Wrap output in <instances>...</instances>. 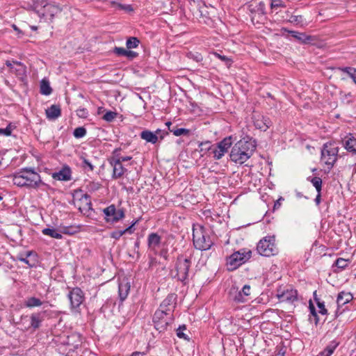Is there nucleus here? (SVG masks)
<instances>
[{"mask_svg": "<svg viewBox=\"0 0 356 356\" xmlns=\"http://www.w3.org/2000/svg\"><path fill=\"white\" fill-rule=\"evenodd\" d=\"M255 149L254 141L241 140L232 147L230 159L236 163L243 164L251 157Z\"/></svg>", "mask_w": 356, "mask_h": 356, "instance_id": "1", "label": "nucleus"}, {"mask_svg": "<svg viewBox=\"0 0 356 356\" xmlns=\"http://www.w3.org/2000/svg\"><path fill=\"white\" fill-rule=\"evenodd\" d=\"M40 17L52 19L55 15L60 11L58 6L47 2V0H34L31 6Z\"/></svg>", "mask_w": 356, "mask_h": 356, "instance_id": "2", "label": "nucleus"}, {"mask_svg": "<svg viewBox=\"0 0 356 356\" xmlns=\"http://www.w3.org/2000/svg\"><path fill=\"white\" fill-rule=\"evenodd\" d=\"M252 256V252L247 249H241L234 252L227 258L226 265L228 270L232 271L248 261Z\"/></svg>", "mask_w": 356, "mask_h": 356, "instance_id": "3", "label": "nucleus"}, {"mask_svg": "<svg viewBox=\"0 0 356 356\" xmlns=\"http://www.w3.org/2000/svg\"><path fill=\"white\" fill-rule=\"evenodd\" d=\"M193 241L194 246L200 250H207L210 249L213 243L201 226L193 228Z\"/></svg>", "mask_w": 356, "mask_h": 356, "instance_id": "4", "label": "nucleus"}, {"mask_svg": "<svg viewBox=\"0 0 356 356\" xmlns=\"http://www.w3.org/2000/svg\"><path fill=\"white\" fill-rule=\"evenodd\" d=\"M168 309H157L154 314V327L160 332L165 331L173 321L172 314L168 313Z\"/></svg>", "mask_w": 356, "mask_h": 356, "instance_id": "5", "label": "nucleus"}, {"mask_svg": "<svg viewBox=\"0 0 356 356\" xmlns=\"http://www.w3.org/2000/svg\"><path fill=\"white\" fill-rule=\"evenodd\" d=\"M251 286L245 284L241 289L232 285L229 291V298L236 303L246 302L250 299Z\"/></svg>", "mask_w": 356, "mask_h": 356, "instance_id": "6", "label": "nucleus"}, {"mask_svg": "<svg viewBox=\"0 0 356 356\" xmlns=\"http://www.w3.org/2000/svg\"><path fill=\"white\" fill-rule=\"evenodd\" d=\"M258 253L264 257H270L277 253L275 237L268 236L261 239L257 246Z\"/></svg>", "mask_w": 356, "mask_h": 356, "instance_id": "7", "label": "nucleus"}, {"mask_svg": "<svg viewBox=\"0 0 356 356\" xmlns=\"http://www.w3.org/2000/svg\"><path fill=\"white\" fill-rule=\"evenodd\" d=\"M339 147L332 143H325L321 150V161L330 169L337 160Z\"/></svg>", "mask_w": 356, "mask_h": 356, "instance_id": "8", "label": "nucleus"}, {"mask_svg": "<svg viewBox=\"0 0 356 356\" xmlns=\"http://www.w3.org/2000/svg\"><path fill=\"white\" fill-rule=\"evenodd\" d=\"M191 264L190 259L185 258L183 256L178 257L176 262V275H174V277L182 282L187 280Z\"/></svg>", "mask_w": 356, "mask_h": 356, "instance_id": "9", "label": "nucleus"}, {"mask_svg": "<svg viewBox=\"0 0 356 356\" xmlns=\"http://www.w3.org/2000/svg\"><path fill=\"white\" fill-rule=\"evenodd\" d=\"M253 23H261L266 19V4L263 1L252 2L249 5Z\"/></svg>", "mask_w": 356, "mask_h": 356, "instance_id": "10", "label": "nucleus"}, {"mask_svg": "<svg viewBox=\"0 0 356 356\" xmlns=\"http://www.w3.org/2000/svg\"><path fill=\"white\" fill-rule=\"evenodd\" d=\"M23 175L26 187L37 188L42 182L40 176L32 169L24 168L20 170Z\"/></svg>", "mask_w": 356, "mask_h": 356, "instance_id": "11", "label": "nucleus"}, {"mask_svg": "<svg viewBox=\"0 0 356 356\" xmlns=\"http://www.w3.org/2000/svg\"><path fill=\"white\" fill-rule=\"evenodd\" d=\"M105 220L107 222L115 223L123 219L125 216L123 209L117 210L114 204H111L104 209Z\"/></svg>", "mask_w": 356, "mask_h": 356, "instance_id": "12", "label": "nucleus"}, {"mask_svg": "<svg viewBox=\"0 0 356 356\" xmlns=\"http://www.w3.org/2000/svg\"><path fill=\"white\" fill-rule=\"evenodd\" d=\"M72 309L76 310L84 300V294L80 288H73L68 294Z\"/></svg>", "mask_w": 356, "mask_h": 356, "instance_id": "13", "label": "nucleus"}, {"mask_svg": "<svg viewBox=\"0 0 356 356\" xmlns=\"http://www.w3.org/2000/svg\"><path fill=\"white\" fill-rule=\"evenodd\" d=\"M277 297L280 302L293 303L298 299V293L296 290L291 287L286 289L280 288L277 290Z\"/></svg>", "mask_w": 356, "mask_h": 356, "instance_id": "14", "label": "nucleus"}, {"mask_svg": "<svg viewBox=\"0 0 356 356\" xmlns=\"http://www.w3.org/2000/svg\"><path fill=\"white\" fill-rule=\"evenodd\" d=\"M232 143L231 137L225 138L221 140L217 147L212 149L213 157L217 160L220 159L230 148Z\"/></svg>", "mask_w": 356, "mask_h": 356, "instance_id": "15", "label": "nucleus"}, {"mask_svg": "<svg viewBox=\"0 0 356 356\" xmlns=\"http://www.w3.org/2000/svg\"><path fill=\"white\" fill-rule=\"evenodd\" d=\"M108 161L113 167V178H120L127 172V169L122 165V163L120 162L118 159H115V156H112L108 159Z\"/></svg>", "mask_w": 356, "mask_h": 356, "instance_id": "16", "label": "nucleus"}, {"mask_svg": "<svg viewBox=\"0 0 356 356\" xmlns=\"http://www.w3.org/2000/svg\"><path fill=\"white\" fill-rule=\"evenodd\" d=\"M161 242V237L156 233H151L147 237L148 249L154 254L157 252V248Z\"/></svg>", "mask_w": 356, "mask_h": 356, "instance_id": "17", "label": "nucleus"}, {"mask_svg": "<svg viewBox=\"0 0 356 356\" xmlns=\"http://www.w3.org/2000/svg\"><path fill=\"white\" fill-rule=\"evenodd\" d=\"M343 147L352 154H356V138L352 135L348 134L343 139Z\"/></svg>", "mask_w": 356, "mask_h": 356, "instance_id": "18", "label": "nucleus"}, {"mask_svg": "<svg viewBox=\"0 0 356 356\" xmlns=\"http://www.w3.org/2000/svg\"><path fill=\"white\" fill-rule=\"evenodd\" d=\"M71 170L68 166L63 167L60 170L53 174V178L59 181H70L71 179Z\"/></svg>", "mask_w": 356, "mask_h": 356, "instance_id": "19", "label": "nucleus"}, {"mask_svg": "<svg viewBox=\"0 0 356 356\" xmlns=\"http://www.w3.org/2000/svg\"><path fill=\"white\" fill-rule=\"evenodd\" d=\"M46 116L49 120H54L61 115V110L58 105H51L45 111Z\"/></svg>", "mask_w": 356, "mask_h": 356, "instance_id": "20", "label": "nucleus"}, {"mask_svg": "<svg viewBox=\"0 0 356 356\" xmlns=\"http://www.w3.org/2000/svg\"><path fill=\"white\" fill-rule=\"evenodd\" d=\"M254 124L257 129L265 131L270 126V121L268 118L259 116L258 118L254 120Z\"/></svg>", "mask_w": 356, "mask_h": 356, "instance_id": "21", "label": "nucleus"}, {"mask_svg": "<svg viewBox=\"0 0 356 356\" xmlns=\"http://www.w3.org/2000/svg\"><path fill=\"white\" fill-rule=\"evenodd\" d=\"M130 284L127 280H122L118 285V293L122 301L124 300L129 292Z\"/></svg>", "mask_w": 356, "mask_h": 356, "instance_id": "22", "label": "nucleus"}, {"mask_svg": "<svg viewBox=\"0 0 356 356\" xmlns=\"http://www.w3.org/2000/svg\"><path fill=\"white\" fill-rule=\"evenodd\" d=\"M291 35L301 43L308 44L310 43L313 39L312 37L305 34V33H300L295 31H289Z\"/></svg>", "mask_w": 356, "mask_h": 356, "instance_id": "23", "label": "nucleus"}, {"mask_svg": "<svg viewBox=\"0 0 356 356\" xmlns=\"http://www.w3.org/2000/svg\"><path fill=\"white\" fill-rule=\"evenodd\" d=\"M159 132H160L159 129L156 131V134L149 130H145L140 133V138L148 143L155 144L158 141L159 137L156 134Z\"/></svg>", "mask_w": 356, "mask_h": 356, "instance_id": "24", "label": "nucleus"}, {"mask_svg": "<svg viewBox=\"0 0 356 356\" xmlns=\"http://www.w3.org/2000/svg\"><path fill=\"white\" fill-rule=\"evenodd\" d=\"M353 296L348 292H341L338 294L337 303L338 307L343 306L353 300Z\"/></svg>", "mask_w": 356, "mask_h": 356, "instance_id": "25", "label": "nucleus"}, {"mask_svg": "<svg viewBox=\"0 0 356 356\" xmlns=\"http://www.w3.org/2000/svg\"><path fill=\"white\" fill-rule=\"evenodd\" d=\"M338 346V342L332 341L323 351L319 353L316 356H331Z\"/></svg>", "mask_w": 356, "mask_h": 356, "instance_id": "26", "label": "nucleus"}, {"mask_svg": "<svg viewBox=\"0 0 356 356\" xmlns=\"http://www.w3.org/2000/svg\"><path fill=\"white\" fill-rule=\"evenodd\" d=\"M173 299L174 298L172 295L168 296L165 299L163 300L159 309H168L169 310L168 313L172 314L175 307V306L172 305Z\"/></svg>", "mask_w": 356, "mask_h": 356, "instance_id": "27", "label": "nucleus"}, {"mask_svg": "<svg viewBox=\"0 0 356 356\" xmlns=\"http://www.w3.org/2000/svg\"><path fill=\"white\" fill-rule=\"evenodd\" d=\"M42 232L44 235L49 236L54 238H62L61 232L54 228H44L42 229Z\"/></svg>", "mask_w": 356, "mask_h": 356, "instance_id": "28", "label": "nucleus"}, {"mask_svg": "<svg viewBox=\"0 0 356 356\" xmlns=\"http://www.w3.org/2000/svg\"><path fill=\"white\" fill-rule=\"evenodd\" d=\"M42 323V318L40 317L39 314H33L31 316L30 328H33L34 330L38 329L40 327Z\"/></svg>", "mask_w": 356, "mask_h": 356, "instance_id": "29", "label": "nucleus"}, {"mask_svg": "<svg viewBox=\"0 0 356 356\" xmlns=\"http://www.w3.org/2000/svg\"><path fill=\"white\" fill-rule=\"evenodd\" d=\"M289 22L300 26H304L307 24V21L302 15H292L290 17Z\"/></svg>", "mask_w": 356, "mask_h": 356, "instance_id": "30", "label": "nucleus"}, {"mask_svg": "<svg viewBox=\"0 0 356 356\" xmlns=\"http://www.w3.org/2000/svg\"><path fill=\"white\" fill-rule=\"evenodd\" d=\"M24 305L26 307L32 308L41 306L42 302L38 298L30 297L26 300Z\"/></svg>", "mask_w": 356, "mask_h": 356, "instance_id": "31", "label": "nucleus"}, {"mask_svg": "<svg viewBox=\"0 0 356 356\" xmlns=\"http://www.w3.org/2000/svg\"><path fill=\"white\" fill-rule=\"evenodd\" d=\"M52 92L49 82L46 79H42L40 82V92L44 95H49Z\"/></svg>", "mask_w": 356, "mask_h": 356, "instance_id": "32", "label": "nucleus"}, {"mask_svg": "<svg viewBox=\"0 0 356 356\" xmlns=\"http://www.w3.org/2000/svg\"><path fill=\"white\" fill-rule=\"evenodd\" d=\"M176 1L177 0H158V3L161 4V8L168 12L173 10L174 4Z\"/></svg>", "mask_w": 356, "mask_h": 356, "instance_id": "33", "label": "nucleus"}, {"mask_svg": "<svg viewBox=\"0 0 356 356\" xmlns=\"http://www.w3.org/2000/svg\"><path fill=\"white\" fill-rule=\"evenodd\" d=\"M13 182L15 185L19 186V187L26 186L25 182L24 181L23 175H21V171L15 173L13 175Z\"/></svg>", "mask_w": 356, "mask_h": 356, "instance_id": "34", "label": "nucleus"}, {"mask_svg": "<svg viewBox=\"0 0 356 356\" xmlns=\"http://www.w3.org/2000/svg\"><path fill=\"white\" fill-rule=\"evenodd\" d=\"M140 44V40L136 37H130L127 40L126 47L128 49L136 48Z\"/></svg>", "mask_w": 356, "mask_h": 356, "instance_id": "35", "label": "nucleus"}, {"mask_svg": "<svg viewBox=\"0 0 356 356\" xmlns=\"http://www.w3.org/2000/svg\"><path fill=\"white\" fill-rule=\"evenodd\" d=\"M308 180H310L312 185L315 187L316 191L320 193L322 188V179L320 177H314L311 179L309 177Z\"/></svg>", "mask_w": 356, "mask_h": 356, "instance_id": "36", "label": "nucleus"}, {"mask_svg": "<svg viewBox=\"0 0 356 356\" xmlns=\"http://www.w3.org/2000/svg\"><path fill=\"white\" fill-rule=\"evenodd\" d=\"M286 4L282 0H271L270 2V8L273 12L275 11L277 13V10L279 8H285Z\"/></svg>", "mask_w": 356, "mask_h": 356, "instance_id": "37", "label": "nucleus"}, {"mask_svg": "<svg viewBox=\"0 0 356 356\" xmlns=\"http://www.w3.org/2000/svg\"><path fill=\"white\" fill-rule=\"evenodd\" d=\"M186 329V327L185 325H180L177 330H176V334H177V336L179 338V339H183L186 341H189L190 340V338L186 334L184 331Z\"/></svg>", "mask_w": 356, "mask_h": 356, "instance_id": "38", "label": "nucleus"}, {"mask_svg": "<svg viewBox=\"0 0 356 356\" xmlns=\"http://www.w3.org/2000/svg\"><path fill=\"white\" fill-rule=\"evenodd\" d=\"M13 63L17 65L19 67L17 68L14 66V72H11L12 73H14L17 75H22L25 73L24 66L20 62L13 61Z\"/></svg>", "mask_w": 356, "mask_h": 356, "instance_id": "39", "label": "nucleus"}, {"mask_svg": "<svg viewBox=\"0 0 356 356\" xmlns=\"http://www.w3.org/2000/svg\"><path fill=\"white\" fill-rule=\"evenodd\" d=\"M32 254H33L32 251H28V252H25L24 254H19L17 256V259L26 264H28L30 266H31V265L29 264V261L27 259V258L29 257H30Z\"/></svg>", "mask_w": 356, "mask_h": 356, "instance_id": "40", "label": "nucleus"}, {"mask_svg": "<svg viewBox=\"0 0 356 356\" xmlns=\"http://www.w3.org/2000/svg\"><path fill=\"white\" fill-rule=\"evenodd\" d=\"M170 131L172 132L173 134L175 136H181V135L186 136V135H188L189 133H190V130L189 129H184V128H178V129H170Z\"/></svg>", "mask_w": 356, "mask_h": 356, "instance_id": "41", "label": "nucleus"}, {"mask_svg": "<svg viewBox=\"0 0 356 356\" xmlns=\"http://www.w3.org/2000/svg\"><path fill=\"white\" fill-rule=\"evenodd\" d=\"M343 72L346 73L351 79H353L356 74V69L350 67H341L339 68Z\"/></svg>", "mask_w": 356, "mask_h": 356, "instance_id": "42", "label": "nucleus"}, {"mask_svg": "<svg viewBox=\"0 0 356 356\" xmlns=\"http://www.w3.org/2000/svg\"><path fill=\"white\" fill-rule=\"evenodd\" d=\"M86 134V129L84 127H77L74 131V136L76 138H83Z\"/></svg>", "mask_w": 356, "mask_h": 356, "instance_id": "43", "label": "nucleus"}, {"mask_svg": "<svg viewBox=\"0 0 356 356\" xmlns=\"http://www.w3.org/2000/svg\"><path fill=\"white\" fill-rule=\"evenodd\" d=\"M349 264V260L343 258H339L335 261V265L340 269H344Z\"/></svg>", "mask_w": 356, "mask_h": 356, "instance_id": "44", "label": "nucleus"}, {"mask_svg": "<svg viewBox=\"0 0 356 356\" xmlns=\"http://www.w3.org/2000/svg\"><path fill=\"white\" fill-rule=\"evenodd\" d=\"M117 116V113L113 111H107L104 116L102 117V119L106 122H112L115 117Z\"/></svg>", "mask_w": 356, "mask_h": 356, "instance_id": "45", "label": "nucleus"}, {"mask_svg": "<svg viewBox=\"0 0 356 356\" xmlns=\"http://www.w3.org/2000/svg\"><path fill=\"white\" fill-rule=\"evenodd\" d=\"M13 129V126L11 125V124H9L5 129L0 128V135L10 136L12 134Z\"/></svg>", "mask_w": 356, "mask_h": 356, "instance_id": "46", "label": "nucleus"}, {"mask_svg": "<svg viewBox=\"0 0 356 356\" xmlns=\"http://www.w3.org/2000/svg\"><path fill=\"white\" fill-rule=\"evenodd\" d=\"M118 152H119V149H115L113 151V156H115V159H118L120 160V162L122 163V162L130 161L131 159V156H120L118 154Z\"/></svg>", "mask_w": 356, "mask_h": 356, "instance_id": "47", "label": "nucleus"}, {"mask_svg": "<svg viewBox=\"0 0 356 356\" xmlns=\"http://www.w3.org/2000/svg\"><path fill=\"white\" fill-rule=\"evenodd\" d=\"M81 159L83 161V168H88L90 171H92L94 170V165L88 159L83 156H81Z\"/></svg>", "mask_w": 356, "mask_h": 356, "instance_id": "48", "label": "nucleus"}, {"mask_svg": "<svg viewBox=\"0 0 356 356\" xmlns=\"http://www.w3.org/2000/svg\"><path fill=\"white\" fill-rule=\"evenodd\" d=\"M316 301V303H317V306L319 309V313L323 314V315H325L327 314V309H325V305H324V302H321L317 298H315Z\"/></svg>", "mask_w": 356, "mask_h": 356, "instance_id": "49", "label": "nucleus"}, {"mask_svg": "<svg viewBox=\"0 0 356 356\" xmlns=\"http://www.w3.org/2000/svg\"><path fill=\"white\" fill-rule=\"evenodd\" d=\"M214 56L219 58L220 60H221L222 61L225 62L226 64L227 65H230L232 62V59L225 56H222V55H220V54L217 53V52H215L214 53Z\"/></svg>", "mask_w": 356, "mask_h": 356, "instance_id": "50", "label": "nucleus"}, {"mask_svg": "<svg viewBox=\"0 0 356 356\" xmlns=\"http://www.w3.org/2000/svg\"><path fill=\"white\" fill-rule=\"evenodd\" d=\"M127 49L123 47H115L113 49V52L118 56H125Z\"/></svg>", "mask_w": 356, "mask_h": 356, "instance_id": "51", "label": "nucleus"}, {"mask_svg": "<svg viewBox=\"0 0 356 356\" xmlns=\"http://www.w3.org/2000/svg\"><path fill=\"white\" fill-rule=\"evenodd\" d=\"M124 234V232H122V230H116L111 232V237L118 240Z\"/></svg>", "mask_w": 356, "mask_h": 356, "instance_id": "52", "label": "nucleus"}, {"mask_svg": "<svg viewBox=\"0 0 356 356\" xmlns=\"http://www.w3.org/2000/svg\"><path fill=\"white\" fill-rule=\"evenodd\" d=\"M138 56V54L136 53V51H131V49H127L125 57H127V58H129L130 60H132V59L136 58Z\"/></svg>", "mask_w": 356, "mask_h": 356, "instance_id": "53", "label": "nucleus"}, {"mask_svg": "<svg viewBox=\"0 0 356 356\" xmlns=\"http://www.w3.org/2000/svg\"><path fill=\"white\" fill-rule=\"evenodd\" d=\"M138 222V220H136L134 222H132V224L128 227L127 228H126L125 229L122 230V232H124V234L126 233H129V234H132L134 231V229H133L134 226Z\"/></svg>", "mask_w": 356, "mask_h": 356, "instance_id": "54", "label": "nucleus"}, {"mask_svg": "<svg viewBox=\"0 0 356 356\" xmlns=\"http://www.w3.org/2000/svg\"><path fill=\"white\" fill-rule=\"evenodd\" d=\"M81 200L83 201L86 205H88V206L91 205L90 197L87 194H85L82 196Z\"/></svg>", "mask_w": 356, "mask_h": 356, "instance_id": "55", "label": "nucleus"}, {"mask_svg": "<svg viewBox=\"0 0 356 356\" xmlns=\"http://www.w3.org/2000/svg\"><path fill=\"white\" fill-rule=\"evenodd\" d=\"M88 114V111L86 108H81L78 111V115L79 117L85 118Z\"/></svg>", "mask_w": 356, "mask_h": 356, "instance_id": "56", "label": "nucleus"}, {"mask_svg": "<svg viewBox=\"0 0 356 356\" xmlns=\"http://www.w3.org/2000/svg\"><path fill=\"white\" fill-rule=\"evenodd\" d=\"M6 65L10 68V72H14V65L15 64L13 63V61L7 60Z\"/></svg>", "mask_w": 356, "mask_h": 356, "instance_id": "57", "label": "nucleus"}, {"mask_svg": "<svg viewBox=\"0 0 356 356\" xmlns=\"http://www.w3.org/2000/svg\"><path fill=\"white\" fill-rule=\"evenodd\" d=\"M284 200V198L282 197H280L279 200H277L275 202V204H274V208H279L281 205V201H283Z\"/></svg>", "mask_w": 356, "mask_h": 356, "instance_id": "58", "label": "nucleus"}, {"mask_svg": "<svg viewBox=\"0 0 356 356\" xmlns=\"http://www.w3.org/2000/svg\"><path fill=\"white\" fill-rule=\"evenodd\" d=\"M309 309H310L311 314L316 317V312L314 307L312 304H310V305H309Z\"/></svg>", "mask_w": 356, "mask_h": 356, "instance_id": "59", "label": "nucleus"}, {"mask_svg": "<svg viewBox=\"0 0 356 356\" xmlns=\"http://www.w3.org/2000/svg\"><path fill=\"white\" fill-rule=\"evenodd\" d=\"M145 353L142 352L136 351L134 352L131 356H145Z\"/></svg>", "mask_w": 356, "mask_h": 356, "instance_id": "60", "label": "nucleus"}, {"mask_svg": "<svg viewBox=\"0 0 356 356\" xmlns=\"http://www.w3.org/2000/svg\"><path fill=\"white\" fill-rule=\"evenodd\" d=\"M315 202L317 205H318L321 203V193L317 194L316 198H315Z\"/></svg>", "mask_w": 356, "mask_h": 356, "instance_id": "61", "label": "nucleus"}, {"mask_svg": "<svg viewBox=\"0 0 356 356\" xmlns=\"http://www.w3.org/2000/svg\"><path fill=\"white\" fill-rule=\"evenodd\" d=\"M90 186H92L94 189H97L99 188L100 184H99L98 183L97 184L92 183V184H90Z\"/></svg>", "mask_w": 356, "mask_h": 356, "instance_id": "62", "label": "nucleus"}, {"mask_svg": "<svg viewBox=\"0 0 356 356\" xmlns=\"http://www.w3.org/2000/svg\"><path fill=\"white\" fill-rule=\"evenodd\" d=\"M64 234H72V232H71L70 231L68 230L67 228L65 227L63 229V231L62 232Z\"/></svg>", "mask_w": 356, "mask_h": 356, "instance_id": "63", "label": "nucleus"}, {"mask_svg": "<svg viewBox=\"0 0 356 356\" xmlns=\"http://www.w3.org/2000/svg\"><path fill=\"white\" fill-rule=\"evenodd\" d=\"M204 145H207L208 147H207L208 149H210V146H209V142H206L205 143H201L200 144V146H204Z\"/></svg>", "mask_w": 356, "mask_h": 356, "instance_id": "64", "label": "nucleus"}]
</instances>
